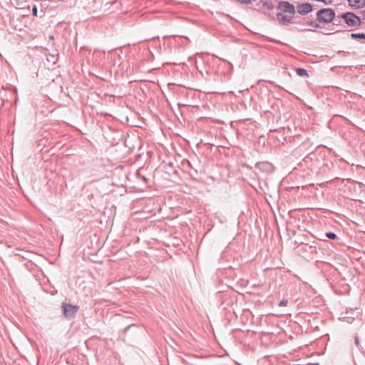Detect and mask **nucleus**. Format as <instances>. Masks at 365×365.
Listing matches in <instances>:
<instances>
[{
    "label": "nucleus",
    "instance_id": "obj_9",
    "mask_svg": "<svg viewBox=\"0 0 365 365\" xmlns=\"http://www.w3.org/2000/svg\"><path fill=\"white\" fill-rule=\"evenodd\" d=\"M262 7L267 10H272L274 8V6L271 1H265L262 2Z\"/></svg>",
    "mask_w": 365,
    "mask_h": 365
},
{
    "label": "nucleus",
    "instance_id": "obj_8",
    "mask_svg": "<svg viewBox=\"0 0 365 365\" xmlns=\"http://www.w3.org/2000/svg\"><path fill=\"white\" fill-rule=\"evenodd\" d=\"M351 37L356 40H361L364 39L365 40V33H352L351 34Z\"/></svg>",
    "mask_w": 365,
    "mask_h": 365
},
{
    "label": "nucleus",
    "instance_id": "obj_16",
    "mask_svg": "<svg viewBox=\"0 0 365 365\" xmlns=\"http://www.w3.org/2000/svg\"><path fill=\"white\" fill-rule=\"evenodd\" d=\"M237 1L242 3V4H247L250 1V0H237Z\"/></svg>",
    "mask_w": 365,
    "mask_h": 365
},
{
    "label": "nucleus",
    "instance_id": "obj_2",
    "mask_svg": "<svg viewBox=\"0 0 365 365\" xmlns=\"http://www.w3.org/2000/svg\"><path fill=\"white\" fill-rule=\"evenodd\" d=\"M339 17L344 21L349 27H357L361 24V18L350 11L341 14Z\"/></svg>",
    "mask_w": 365,
    "mask_h": 365
},
{
    "label": "nucleus",
    "instance_id": "obj_20",
    "mask_svg": "<svg viewBox=\"0 0 365 365\" xmlns=\"http://www.w3.org/2000/svg\"><path fill=\"white\" fill-rule=\"evenodd\" d=\"M306 31H315V30H312V29H307Z\"/></svg>",
    "mask_w": 365,
    "mask_h": 365
},
{
    "label": "nucleus",
    "instance_id": "obj_3",
    "mask_svg": "<svg viewBox=\"0 0 365 365\" xmlns=\"http://www.w3.org/2000/svg\"><path fill=\"white\" fill-rule=\"evenodd\" d=\"M61 309L64 317L68 319H71L75 317L79 309V307L68 304L66 302H63L61 304Z\"/></svg>",
    "mask_w": 365,
    "mask_h": 365
},
{
    "label": "nucleus",
    "instance_id": "obj_6",
    "mask_svg": "<svg viewBox=\"0 0 365 365\" xmlns=\"http://www.w3.org/2000/svg\"><path fill=\"white\" fill-rule=\"evenodd\" d=\"M276 17L277 21L282 24H287L288 23H292V16L284 15L282 13L279 12L276 14Z\"/></svg>",
    "mask_w": 365,
    "mask_h": 365
},
{
    "label": "nucleus",
    "instance_id": "obj_19",
    "mask_svg": "<svg viewBox=\"0 0 365 365\" xmlns=\"http://www.w3.org/2000/svg\"><path fill=\"white\" fill-rule=\"evenodd\" d=\"M186 164L187 165L188 167L192 168V165H191L190 163L188 160L186 161Z\"/></svg>",
    "mask_w": 365,
    "mask_h": 365
},
{
    "label": "nucleus",
    "instance_id": "obj_21",
    "mask_svg": "<svg viewBox=\"0 0 365 365\" xmlns=\"http://www.w3.org/2000/svg\"><path fill=\"white\" fill-rule=\"evenodd\" d=\"M334 25L339 26V23L336 22V24H334Z\"/></svg>",
    "mask_w": 365,
    "mask_h": 365
},
{
    "label": "nucleus",
    "instance_id": "obj_15",
    "mask_svg": "<svg viewBox=\"0 0 365 365\" xmlns=\"http://www.w3.org/2000/svg\"><path fill=\"white\" fill-rule=\"evenodd\" d=\"M37 12H38V10H37L36 6H34V7L32 8V14L34 16H36L37 15Z\"/></svg>",
    "mask_w": 365,
    "mask_h": 365
},
{
    "label": "nucleus",
    "instance_id": "obj_4",
    "mask_svg": "<svg viewBox=\"0 0 365 365\" xmlns=\"http://www.w3.org/2000/svg\"><path fill=\"white\" fill-rule=\"evenodd\" d=\"M277 9L281 10L284 13H289L291 14H294L295 13L294 6L289 3L288 1H279L278 2Z\"/></svg>",
    "mask_w": 365,
    "mask_h": 365
},
{
    "label": "nucleus",
    "instance_id": "obj_18",
    "mask_svg": "<svg viewBox=\"0 0 365 365\" xmlns=\"http://www.w3.org/2000/svg\"><path fill=\"white\" fill-rule=\"evenodd\" d=\"M363 19L365 20V9L361 12Z\"/></svg>",
    "mask_w": 365,
    "mask_h": 365
},
{
    "label": "nucleus",
    "instance_id": "obj_14",
    "mask_svg": "<svg viewBox=\"0 0 365 365\" xmlns=\"http://www.w3.org/2000/svg\"><path fill=\"white\" fill-rule=\"evenodd\" d=\"M288 302L287 300H282L279 303V307H284L287 304Z\"/></svg>",
    "mask_w": 365,
    "mask_h": 365
},
{
    "label": "nucleus",
    "instance_id": "obj_11",
    "mask_svg": "<svg viewBox=\"0 0 365 365\" xmlns=\"http://www.w3.org/2000/svg\"><path fill=\"white\" fill-rule=\"evenodd\" d=\"M319 24L320 23H319L317 21H307L305 24L309 25L312 27H314V28H322V26Z\"/></svg>",
    "mask_w": 365,
    "mask_h": 365
},
{
    "label": "nucleus",
    "instance_id": "obj_13",
    "mask_svg": "<svg viewBox=\"0 0 365 365\" xmlns=\"http://www.w3.org/2000/svg\"><path fill=\"white\" fill-rule=\"evenodd\" d=\"M354 341H355V344L356 346L359 349H363L362 346H361V345L359 344V337L357 336H355L354 337Z\"/></svg>",
    "mask_w": 365,
    "mask_h": 365
},
{
    "label": "nucleus",
    "instance_id": "obj_12",
    "mask_svg": "<svg viewBox=\"0 0 365 365\" xmlns=\"http://www.w3.org/2000/svg\"><path fill=\"white\" fill-rule=\"evenodd\" d=\"M326 237L331 240H335L337 238V235L332 232H328L325 234Z\"/></svg>",
    "mask_w": 365,
    "mask_h": 365
},
{
    "label": "nucleus",
    "instance_id": "obj_17",
    "mask_svg": "<svg viewBox=\"0 0 365 365\" xmlns=\"http://www.w3.org/2000/svg\"><path fill=\"white\" fill-rule=\"evenodd\" d=\"M135 324H130L128 326H127L125 328V331H128L131 327H135Z\"/></svg>",
    "mask_w": 365,
    "mask_h": 365
},
{
    "label": "nucleus",
    "instance_id": "obj_10",
    "mask_svg": "<svg viewBox=\"0 0 365 365\" xmlns=\"http://www.w3.org/2000/svg\"><path fill=\"white\" fill-rule=\"evenodd\" d=\"M296 73L299 76H308L307 71L303 68H296Z\"/></svg>",
    "mask_w": 365,
    "mask_h": 365
},
{
    "label": "nucleus",
    "instance_id": "obj_1",
    "mask_svg": "<svg viewBox=\"0 0 365 365\" xmlns=\"http://www.w3.org/2000/svg\"><path fill=\"white\" fill-rule=\"evenodd\" d=\"M316 19L319 23L329 24L334 20L335 12L330 8L321 9L317 12Z\"/></svg>",
    "mask_w": 365,
    "mask_h": 365
},
{
    "label": "nucleus",
    "instance_id": "obj_7",
    "mask_svg": "<svg viewBox=\"0 0 365 365\" xmlns=\"http://www.w3.org/2000/svg\"><path fill=\"white\" fill-rule=\"evenodd\" d=\"M348 2L351 7L362 9L365 6V0H348Z\"/></svg>",
    "mask_w": 365,
    "mask_h": 365
},
{
    "label": "nucleus",
    "instance_id": "obj_5",
    "mask_svg": "<svg viewBox=\"0 0 365 365\" xmlns=\"http://www.w3.org/2000/svg\"><path fill=\"white\" fill-rule=\"evenodd\" d=\"M313 6L309 3L301 4L297 6V12L301 15H306L308 13L311 12Z\"/></svg>",
    "mask_w": 365,
    "mask_h": 365
}]
</instances>
